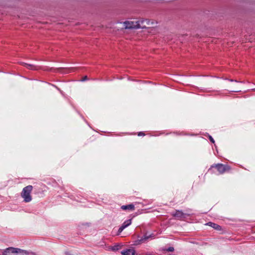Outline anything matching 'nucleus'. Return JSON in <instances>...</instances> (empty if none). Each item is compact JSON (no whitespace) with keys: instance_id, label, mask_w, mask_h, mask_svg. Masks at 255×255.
<instances>
[{"instance_id":"f257e3e1","label":"nucleus","mask_w":255,"mask_h":255,"mask_svg":"<svg viewBox=\"0 0 255 255\" xmlns=\"http://www.w3.org/2000/svg\"><path fill=\"white\" fill-rule=\"evenodd\" d=\"M149 21L147 19L138 20L134 21H125L124 23L125 28L126 29L132 28H144L149 25Z\"/></svg>"},{"instance_id":"f03ea898","label":"nucleus","mask_w":255,"mask_h":255,"mask_svg":"<svg viewBox=\"0 0 255 255\" xmlns=\"http://www.w3.org/2000/svg\"><path fill=\"white\" fill-rule=\"evenodd\" d=\"M33 189L31 185H28L23 188L21 193V196L23 199L24 202L26 203L30 202L32 199L31 193Z\"/></svg>"},{"instance_id":"7ed1b4c3","label":"nucleus","mask_w":255,"mask_h":255,"mask_svg":"<svg viewBox=\"0 0 255 255\" xmlns=\"http://www.w3.org/2000/svg\"><path fill=\"white\" fill-rule=\"evenodd\" d=\"M215 168L217 169V171L219 172V174L224 173L226 170L229 169L228 166L223 165L222 164H217L214 165H212L210 169L211 170L212 168Z\"/></svg>"},{"instance_id":"20e7f679","label":"nucleus","mask_w":255,"mask_h":255,"mask_svg":"<svg viewBox=\"0 0 255 255\" xmlns=\"http://www.w3.org/2000/svg\"><path fill=\"white\" fill-rule=\"evenodd\" d=\"M17 248H13V247H9L6 248L4 251L2 253L1 255H16Z\"/></svg>"},{"instance_id":"39448f33","label":"nucleus","mask_w":255,"mask_h":255,"mask_svg":"<svg viewBox=\"0 0 255 255\" xmlns=\"http://www.w3.org/2000/svg\"><path fill=\"white\" fill-rule=\"evenodd\" d=\"M131 224V219L125 221L122 225L120 227L118 230L119 233H121L126 228L129 226Z\"/></svg>"},{"instance_id":"423d86ee","label":"nucleus","mask_w":255,"mask_h":255,"mask_svg":"<svg viewBox=\"0 0 255 255\" xmlns=\"http://www.w3.org/2000/svg\"><path fill=\"white\" fill-rule=\"evenodd\" d=\"M172 216L175 217L176 219L181 220L185 218V214H184L182 211L177 210L175 213H173Z\"/></svg>"},{"instance_id":"0eeeda50","label":"nucleus","mask_w":255,"mask_h":255,"mask_svg":"<svg viewBox=\"0 0 255 255\" xmlns=\"http://www.w3.org/2000/svg\"><path fill=\"white\" fill-rule=\"evenodd\" d=\"M121 254L122 255H134L135 251L133 249H128L121 251Z\"/></svg>"},{"instance_id":"6e6552de","label":"nucleus","mask_w":255,"mask_h":255,"mask_svg":"<svg viewBox=\"0 0 255 255\" xmlns=\"http://www.w3.org/2000/svg\"><path fill=\"white\" fill-rule=\"evenodd\" d=\"M150 237H151V235H150L149 236H144L141 239L138 240L137 241H135V242H134V245H140L141 243L144 242V241H145L146 240H147V239H148Z\"/></svg>"},{"instance_id":"1a4fd4ad","label":"nucleus","mask_w":255,"mask_h":255,"mask_svg":"<svg viewBox=\"0 0 255 255\" xmlns=\"http://www.w3.org/2000/svg\"><path fill=\"white\" fill-rule=\"evenodd\" d=\"M206 225L211 227L212 228H214V229L217 231H221L222 229V228L220 225L212 222H209L207 223Z\"/></svg>"},{"instance_id":"9d476101","label":"nucleus","mask_w":255,"mask_h":255,"mask_svg":"<svg viewBox=\"0 0 255 255\" xmlns=\"http://www.w3.org/2000/svg\"><path fill=\"white\" fill-rule=\"evenodd\" d=\"M16 255H29L30 253L25 250L17 248Z\"/></svg>"},{"instance_id":"9b49d317","label":"nucleus","mask_w":255,"mask_h":255,"mask_svg":"<svg viewBox=\"0 0 255 255\" xmlns=\"http://www.w3.org/2000/svg\"><path fill=\"white\" fill-rule=\"evenodd\" d=\"M121 208L124 210H133L134 209V206L133 204H129L127 205H123L121 207Z\"/></svg>"},{"instance_id":"f8f14e48","label":"nucleus","mask_w":255,"mask_h":255,"mask_svg":"<svg viewBox=\"0 0 255 255\" xmlns=\"http://www.w3.org/2000/svg\"><path fill=\"white\" fill-rule=\"evenodd\" d=\"M23 65L26 68H27V69H30V70H36L37 69L36 67L34 65L25 63H23Z\"/></svg>"},{"instance_id":"ddd939ff","label":"nucleus","mask_w":255,"mask_h":255,"mask_svg":"<svg viewBox=\"0 0 255 255\" xmlns=\"http://www.w3.org/2000/svg\"><path fill=\"white\" fill-rule=\"evenodd\" d=\"M120 246L119 245H116L112 247L111 250L113 251H117L119 250Z\"/></svg>"},{"instance_id":"4468645a","label":"nucleus","mask_w":255,"mask_h":255,"mask_svg":"<svg viewBox=\"0 0 255 255\" xmlns=\"http://www.w3.org/2000/svg\"><path fill=\"white\" fill-rule=\"evenodd\" d=\"M167 251L169 252H173L174 251V248L173 247H169L167 250Z\"/></svg>"},{"instance_id":"2eb2a0df","label":"nucleus","mask_w":255,"mask_h":255,"mask_svg":"<svg viewBox=\"0 0 255 255\" xmlns=\"http://www.w3.org/2000/svg\"><path fill=\"white\" fill-rule=\"evenodd\" d=\"M209 139L212 142V143H214L215 142V141L213 139V138L211 136H209Z\"/></svg>"},{"instance_id":"dca6fc26","label":"nucleus","mask_w":255,"mask_h":255,"mask_svg":"<svg viewBox=\"0 0 255 255\" xmlns=\"http://www.w3.org/2000/svg\"><path fill=\"white\" fill-rule=\"evenodd\" d=\"M86 80H87V76H85L84 77V78L82 80V81H86Z\"/></svg>"},{"instance_id":"f3484780","label":"nucleus","mask_w":255,"mask_h":255,"mask_svg":"<svg viewBox=\"0 0 255 255\" xmlns=\"http://www.w3.org/2000/svg\"><path fill=\"white\" fill-rule=\"evenodd\" d=\"M139 135H143V133H141V132H140L139 134H138Z\"/></svg>"}]
</instances>
